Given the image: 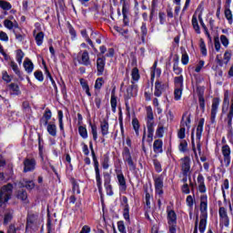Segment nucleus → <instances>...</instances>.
<instances>
[{
    "label": "nucleus",
    "mask_w": 233,
    "mask_h": 233,
    "mask_svg": "<svg viewBox=\"0 0 233 233\" xmlns=\"http://www.w3.org/2000/svg\"><path fill=\"white\" fill-rule=\"evenodd\" d=\"M228 112V113H227ZM225 121L228 123V134L233 136L232 119H233V96L228 97V93H225L222 104V114H226Z\"/></svg>",
    "instance_id": "1"
},
{
    "label": "nucleus",
    "mask_w": 233,
    "mask_h": 233,
    "mask_svg": "<svg viewBox=\"0 0 233 233\" xmlns=\"http://www.w3.org/2000/svg\"><path fill=\"white\" fill-rule=\"evenodd\" d=\"M154 112H152V107L148 106L147 108V142L152 143L154 140Z\"/></svg>",
    "instance_id": "2"
},
{
    "label": "nucleus",
    "mask_w": 233,
    "mask_h": 233,
    "mask_svg": "<svg viewBox=\"0 0 233 233\" xmlns=\"http://www.w3.org/2000/svg\"><path fill=\"white\" fill-rule=\"evenodd\" d=\"M167 214L169 232L176 233V228L177 227V215L176 214V211H174V209H170V208H167Z\"/></svg>",
    "instance_id": "3"
},
{
    "label": "nucleus",
    "mask_w": 233,
    "mask_h": 233,
    "mask_svg": "<svg viewBox=\"0 0 233 233\" xmlns=\"http://www.w3.org/2000/svg\"><path fill=\"white\" fill-rule=\"evenodd\" d=\"M13 190L14 186L12 184H7L2 187L0 189V203H6L11 199Z\"/></svg>",
    "instance_id": "4"
},
{
    "label": "nucleus",
    "mask_w": 233,
    "mask_h": 233,
    "mask_svg": "<svg viewBox=\"0 0 233 233\" xmlns=\"http://www.w3.org/2000/svg\"><path fill=\"white\" fill-rule=\"evenodd\" d=\"M24 170L23 172L26 174L27 172H34L35 167H37V162L34 157H25L23 162Z\"/></svg>",
    "instance_id": "5"
},
{
    "label": "nucleus",
    "mask_w": 233,
    "mask_h": 233,
    "mask_svg": "<svg viewBox=\"0 0 233 233\" xmlns=\"http://www.w3.org/2000/svg\"><path fill=\"white\" fill-rule=\"evenodd\" d=\"M122 156H123L124 161L127 163L129 167V170H135L136 163H134V160L132 159V154L130 153V149L128 147H124Z\"/></svg>",
    "instance_id": "6"
},
{
    "label": "nucleus",
    "mask_w": 233,
    "mask_h": 233,
    "mask_svg": "<svg viewBox=\"0 0 233 233\" xmlns=\"http://www.w3.org/2000/svg\"><path fill=\"white\" fill-rule=\"evenodd\" d=\"M208 197L207 195L200 196V217H208Z\"/></svg>",
    "instance_id": "7"
},
{
    "label": "nucleus",
    "mask_w": 233,
    "mask_h": 233,
    "mask_svg": "<svg viewBox=\"0 0 233 233\" xmlns=\"http://www.w3.org/2000/svg\"><path fill=\"white\" fill-rule=\"evenodd\" d=\"M180 167L182 176H187V174H192V170L190 169V157H185L180 159Z\"/></svg>",
    "instance_id": "8"
},
{
    "label": "nucleus",
    "mask_w": 233,
    "mask_h": 233,
    "mask_svg": "<svg viewBox=\"0 0 233 233\" xmlns=\"http://www.w3.org/2000/svg\"><path fill=\"white\" fill-rule=\"evenodd\" d=\"M116 179L119 185L120 192H127V178H125V175H123V171L121 169L116 170Z\"/></svg>",
    "instance_id": "9"
},
{
    "label": "nucleus",
    "mask_w": 233,
    "mask_h": 233,
    "mask_svg": "<svg viewBox=\"0 0 233 233\" xmlns=\"http://www.w3.org/2000/svg\"><path fill=\"white\" fill-rule=\"evenodd\" d=\"M205 125V118H200L198 125L197 127V139H198V144H197V148L199 154H201V143H199V141H201V136L203 134V127Z\"/></svg>",
    "instance_id": "10"
},
{
    "label": "nucleus",
    "mask_w": 233,
    "mask_h": 233,
    "mask_svg": "<svg viewBox=\"0 0 233 233\" xmlns=\"http://www.w3.org/2000/svg\"><path fill=\"white\" fill-rule=\"evenodd\" d=\"M222 156L224 157V161L221 160V165H225V167H230V147L228 145H224L222 147Z\"/></svg>",
    "instance_id": "11"
},
{
    "label": "nucleus",
    "mask_w": 233,
    "mask_h": 233,
    "mask_svg": "<svg viewBox=\"0 0 233 233\" xmlns=\"http://www.w3.org/2000/svg\"><path fill=\"white\" fill-rule=\"evenodd\" d=\"M219 108V98L215 97L212 100L211 106V123H216V116L218 115V109Z\"/></svg>",
    "instance_id": "12"
},
{
    "label": "nucleus",
    "mask_w": 233,
    "mask_h": 233,
    "mask_svg": "<svg viewBox=\"0 0 233 233\" xmlns=\"http://www.w3.org/2000/svg\"><path fill=\"white\" fill-rule=\"evenodd\" d=\"M94 165H95L96 187L98 190H101L103 182L101 181V174L99 173V162L97 161V157H94Z\"/></svg>",
    "instance_id": "13"
},
{
    "label": "nucleus",
    "mask_w": 233,
    "mask_h": 233,
    "mask_svg": "<svg viewBox=\"0 0 233 233\" xmlns=\"http://www.w3.org/2000/svg\"><path fill=\"white\" fill-rule=\"evenodd\" d=\"M106 65V58L105 56L96 59L97 76H103L105 72V66Z\"/></svg>",
    "instance_id": "14"
},
{
    "label": "nucleus",
    "mask_w": 233,
    "mask_h": 233,
    "mask_svg": "<svg viewBox=\"0 0 233 233\" xmlns=\"http://www.w3.org/2000/svg\"><path fill=\"white\" fill-rule=\"evenodd\" d=\"M165 88H168V84H163L160 81H157L155 83L154 96L156 97H161V96L163 94V90H165Z\"/></svg>",
    "instance_id": "15"
},
{
    "label": "nucleus",
    "mask_w": 233,
    "mask_h": 233,
    "mask_svg": "<svg viewBox=\"0 0 233 233\" xmlns=\"http://www.w3.org/2000/svg\"><path fill=\"white\" fill-rule=\"evenodd\" d=\"M218 216L224 223V226L228 227L230 225V218H228V213H227V208L221 207L218 209Z\"/></svg>",
    "instance_id": "16"
},
{
    "label": "nucleus",
    "mask_w": 233,
    "mask_h": 233,
    "mask_svg": "<svg viewBox=\"0 0 233 233\" xmlns=\"http://www.w3.org/2000/svg\"><path fill=\"white\" fill-rule=\"evenodd\" d=\"M155 190L158 196H163V177H158L155 179Z\"/></svg>",
    "instance_id": "17"
},
{
    "label": "nucleus",
    "mask_w": 233,
    "mask_h": 233,
    "mask_svg": "<svg viewBox=\"0 0 233 233\" xmlns=\"http://www.w3.org/2000/svg\"><path fill=\"white\" fill-rule=\"evenodd\" d=\"M4 26L7 28V30H12L13 32L15 30H19V24L15 20L12 22L10 19H5L4 21Z\"/></svg>",
    "instance_id": "18"
},
{
    "label": "nucleus",
    "mask_w": 233,
    "mask_h": 233,
    "mask_svg": "<svg viewBox=\"0 0 233 233\" xmlns=\"http://www.w3.org/2000/svg\"><path fill=\"white\" fill-rule=\"evenodd\" d=\"M79 63L80 65H84V66H89L91 65L90 56L88 55V51H84L80 56Z\"/></svg>",
    "instance_id": "19"
},
{
    "label": "nucleus",
    "mask_w": 233,
    "mask_h": 233,
    "mask_svg": "<svg viewBox=\"0 0 233 233\" xmlns=\"http://www.w3.org/2000/svg\"><path fill=\"white\" fill-rule=\"evenodd\" d=\"M197 181L198 183V192L205 194L207 192V187L205 186V177H203V175H198Z\"/></svg>",
    "instance_id": "20"
},
{
    "label": "nucleus",
    "mask_w": 233,
    "mask_h": 233,
    "mask_svg": "<svg viewBox=\"0 0 233 233\" xmlns=\"http://www.w3.org/2000/svg\"><path fill=\"white\" fill-rule=\"evenodd\" d=\"M153 150L155 154H163V140H155L153 144Z\"/></svg>",
    "instance_id": "21"
},
{
    "label": "nucleus",
    "mask_w": 233,
    "mask_h": 233,
    "mask_svg": "<svg viewBox=\"0 0 233 233\" xmlns=\"http://www.w3.org/2000/svg\"><path fill=\"white\" fill-rule=\"evenodd\" d=\"M14 219V210L5 209L4 213V225H8Z\"/></svg>",
    "instance_id": "22"
},
{
    "label": "nucleus",
    "mask_w": 233,
    "mask_h": 233,
    "mask_svg": "<svg viewBox=\"0 0 233 233\" xmlns=\"http://www.w3.org/2000/svg\"><path fill=\"white\" fill-rule=\"evenodd\" d=\"M137 94V85H131L127 89V99L134 97Z\"/></svg>",
    "instance_id": "23"
},
{
    "label": "nucleus",
    "mask_w": 233,
    "mask_h": 233,
    "mask_svg": "<svg viewBox=\"0 0 233 233\" xmlns=\"http://www.w3.org/2000/svg\"><path fill=\"white\" fill-rule=\"evenodd\" d=\"M24 68L27 74H32L34 72V63L30 58H25L24 61Z\"/></svg>",
    "instance_id": "24"
},
{
    "label": "nucleus",
    "mask_w": 233,
    "mask_h": 233,
    "mask_svg": "<svg viewBox=\"0 0 233 233\" xmlns=\"http://www.w3.org/2000/svg\"><path fill=\"white\" fill-rule=\"evenodd\" d=\"M100 128H101L102 136H108V134H109V132H108L109 125H108V120L107 119H104L103 121H100Z\"/></svg>",
    "instance_id": "25"
},
{
    "label": "nucleus",
    "mask_w": 233,
    "mask_h": 233,
    "mask_svg": "<svg viewBox=\"0 0 233 233\" xmlns=\"http://www.w3.org/2000/svg\"><path fill=\"white\" fill-rule=\"evenodd\" d=\"M50 119H52V111H50V109L46 110L45 114H44V118H42L40 120V123L42 125H44V127H46V125H48V121H50Z\"/></svg>",
    "instance_id": "26"
},
{
    "label": "nucleus",
    "mask_w": 233,
    "mask_h": 233,
    "mask_svg": "<svg viewBox=\"0 0 233 233\" xmlns=\"http://www.w3.org/2000/svg\"><path fill=\"white\" fill-rule=\"evenodd\" d=\"M80 85L83 90H85L86 96H88V97H91L92 93H90V86H88V82H86V80L84 78H80Z\"/></svg>",
    "instance_id": "27"
},
{
    "label": "nucleus",
    "mask_w": 233,
    "mask_h": 233,
    "mask_svg": "<svg viewBox=\"0 0 233 233\" xmlns=\"http://www.w3.org/2000/svg\"><path fill=\"white\" fill-rule=\"evenodd\" d=\"M110 181H112V177H110V174L106 173L104 175V187L106 190H110L112 188V185L110 184Z\"/></svg>",
    "instance_id": "28"
},
{
    "label": "nucleus",
    "mask_w": 233,
    "mask_h": 233,
    "mask_svg": "<svg viewBox=\"0 0 233 233\" xmlns=\"http://www.w3.org/2000/svg\"><path fill=\"white\" fill-rule=\"evenodd\" d=\"M8 86L11 94L14 96H19L21 94V90L19 89V86L17 84L11 83Z\"/></svg>",
    "instance_id": "29"
},
{
    "label": "nucleus",
    "mask_w": 233,
    "mask_h": 233,
    "mask_svg": "<svg viewBox=\"0 0 233 233\" xmlns=\"http://www.w3.org/2000/svg\"><path fill=\"white\" fill-rule=\"evenodd\" d=\"M208 217H200V222L198 226V230L200 233H205V230L207 228V219Z\"/></svg>",
    "instance_id": "30"
},
{
    "label": "nucleus",
    "mask_w": 233,
    "mask_h": 233,
    "mask_svg": "<svg viewBox=\"0 0 233 233\" xmlns=\"http://www.w3.org/2000/svg\"><path fill=\"white\" fill-rule=\"evenodd\" d=\"M13 34L15 35V39L18 40L19 43H22V41L25 40V34H23L21 27H18V29H15Z\"/></svg>",
    "instance_id": "31"
},
{
    "label": "nucleus",
    "mask_w": 233,
    "mask_h": 233,
    "mask_svg": "<svg viewBox=\"0 0 233 233\" xmlns=\"http://www.w3.org/2000/svg\"><path fill=\"white\" fill-rule=\"evenodd\" d=\"M198 19L207 37L209 39L210 43H212V36H210V33H208V28L205 25V22H203V18L201 17V15H198Z\"/></svg>",
    "instance_id": "32"
},
{
    "label": "nucleus",
    "mask_w": 233,
    "mask_h": 233,
    "mask_svg": "<svg viewBox=\"0 0 233 233\" xmlns=\"http://www.w3.org/2000/svg\"><path fill=\"white\" fill-rule=\"evenodd\" d=\"M47 132L53 137H56V136H57V127L56 126V124H48Z\"/></svg>",
    "instance_id": "33"
},
{
    "label": "nucleus",
    "mask_w": 233,
    "mask_h": 233,
    "mask_svg": "<svg viewBox=\"0 0 233 233\" xmlns=\"http://www.w3.org/2000/svg\"><path fill=\"white\" fill-rule=\"evenodd\" d=\"M224 15L226 19L228 20L229 25H232L233 23V15L232 11L230 10V7H226L224 11Z\"/></svg>",
    "instance_id": "34"
},
{
    "label": "nucleus",
    "mask_w": 233,
    "mask_h": 233,
    "mask_svg": "<svg viewBox=\"0 0 233 233\" xmlns=\"http://www.w3.org/2000/svg\"><path fill=\"white\" fill-rule=\"evenodd\" d=\"M191 173H187V175H182L181 182L184 183V185H188L187 181H189L190 187L193 188L194 184L192 183V176H190Z\"/></svg>",
    "instance_id": "35"
},
{
    "label": "nucleus",
    "mask_w": 233,
    "mask_h": 233,
    "mask_svg": "<svg viewBox=\"0 0 233 233\" xmlns=\"http://www.w3.org/2000/svg\"><path fill=\"white\" fill-rule=\"evenodd\" d=\"M192 26L197 34H201V29L199 28V24L198 23V17L193 15L192 17Z\"/></svg>",
    "instance_id": "36"
},
{
    "label": "nucleus",
    "mask_w": 233,
    "mask_h": 233,
    "mask_svg": "<svg viewBox=\"0 0 233 233\" xmlns=\"http://www.w3.org/2000/svg\"><path fill=\"white\" fill-rule=\"evenodd\" d=\"M35 39L36 41V45L41 46V45H43V40L45 39V33L39 32L38 34L35 35Z\"/></svg>",
    "instance_id": "37"
},
{
    "label": "nucleus",
    "mask_w": 233,
    "mask_h": 233,
    "mask_svg": "<svg viewBox=\"0 0 233 233\" xmlns=\"http://www.w3.org/2000/svg\"><path fill=\"white\" fill-rule=\"evenodd\" d=\"M111 108L113 112H116V108L117 107V97L114 92L111 93Z\"/></svg>",
    "instance_id": "38"
},
{
    "label": "nucleus",
    "mask_w": 233,
    "mask_h": 233,
    "mask_svg": "<svg viewBox=\"0 0 233 233\" xmlns=\"http://www.w3.org/2000/svg\"><path fill=\"white\" fill-rule=\"evenodd\" d=\"M9 66H11L12 70L15 72V74H16V76H18V77H21V71L19 70V66L15 62H14V60L9 63Z\"/></svg>",
    "instance_id": "39"
},
{
    "label": "nucleus",
    "mask_w": 233,
    "mask_h": 233,
    "mask_svg": "<svg viewBox=\"0 0 233 233\" xmlns=\"http://www.w3.org/2000/svg\"><path fill=\"white\" fill-rule=\"evenodd\" d=\"M109 163H110V157H108V155H104L103 160L101 163L104 170H108V167H110Z\"/></svg>",
    "instance_id": "40"
},
{
    "label": "nucleus",
    "mask_w": 233,
    "mask_h": 233,
    "mask_svg": "<svg viewBox=\"0 0 233 233\" xmlns=\"http://www.w3.org/2000/svg\"><path fill=\"white\" fill-rule=\"evenodd\" d=\"M228 188H229L228 179L226 178L223 181V184L221 185V190H222L224 199H227V194L225 193V191L228 190Z\"/></svg>",
    "instance_id": "41"
},
{
    "label": "nucleus",
    "mask_w": 233,
    "mask_h": 233,
    "mask_svg": "<svg viewBox=\"0 0 233 233\" xmlns=\"http://www.w3.org/2000/svg\"><path fill=\"white\" fill-rule=\"evenodd\" d=\"M132 127L135 130V134L136 136H139V120H137V118H133L132 119Z\"/></svg>",
    "instance_id": "42"
},
{
    "label": "nucleus",
    "mask_w": 233,
    "mask_h": 233,
    "mask_svg": "<svg viewBox=\"0 0 233 233\" xmlns=\"http://www.w3.org/2000/svg\"><path fill=\"white\" fill-rule=\"evenodd\" d=\"M176 88H183V76H176L174 78Z\"/></svg>",
    "instance_id": "43"
},
{
    "label": "nucleus",
    "mask_w": 233,
    "mask_h": 233,
    "mask_svg": "<svg viewBox=\"0 0 233 233\" xmlns=\"http://www.w3.org/2000/svg\"><path fill=\"white\" fill-rule=\"evenodd\" d=\"M24 57H25V53L23 52V50H21V49L16 50L15 59H16L18 65H21V63H23Z\"/></svg>",
    "instance_id": "44"
},
{
    "label": "nucleus",
    "mask_w": 233,
    "mask_h": 233,
    "mask_svg": "<svg viewBox=\"0 0 233 233\" xmlns=\"http://www.w3.org/2000/svg\"><path fill=\"white\" fill-rule=\"evenodd\" d=\"M198 105L202 112H205V96H203V93L198 94Z\"/></svg>",
    "instance_id": "45"
},
{
    "label": "nucleus",
    "mask_w": 233,
    "mask_h": 233,
    "mask_svg": "<svg viewBox=\"0 0 233 233\" xmlns=\"http://www.w3.org/2000/svg\"><path fill=\"white\" fill-rule=\"evenodd\" d=\"M174 96L176 101H179V99H181V96H183V87H177L174 91Z\"/></svg>",
    "instance_id": "46"
},
{
    "label": "nucleus",
    "mask_w": 233,
    "mask_h": 233,
    "mask_svg": "<svg viewBox=\"0 0 233 233\" xmlns=\"http://www.w3.org/2000/svg\"><path fill=\"white\" fill-rule=\"evenodd\" d=\"M16 198L18 199H21L22 201H25V199L28 198V194L26 193V191L21 189L18 190Z\"/></svg>",
    "instance_id": "47"
},
{
    "label": "nucleus",
    "mask_w": 233,
    "mask_h": 233,
    "mask_svg": "<svg viewBox=\"0 0 233 233\" xmlns=\"http://www.w3.org/2000/svg\"><path fill=\"white\" fill-rule=\"evenodd\" d=\"M0 8L2 10H12V5L10 2L0 0Z\"/></svg>",
    "instance_id": "48"
},
{
    "label": "nucleus",
    "mask_w": 233,
    "mask_h": 233,
    "mask_svg": "<svg viewBox=\"0 0 233 233\" xmlns=\"http://www.w3.org/2000/svg\"><path fill=\"white\" fill-rule=\"evenodd\" d=\"M78 132L83 139H86V137H88V132L86 131V127L80 126L78 127Z\"/></svg>",
    "instance_id": "49"
},
{
    "label": "nucleus",
    "mask_w": 233,
    "mask_h": 233,
    "mask_svg": "<svg viewBox=\"0 0 233 233\" xmlns=\"http://www.w3.org/2000/svg\"><path fill=\"white\" fill-rule=\"evenodd\" d=\"M185 119H186V122H185L186 127H187V128H190L191 120H190V115L188 114V112H186L183 114L182 121H185Z\"/></svg>",
    "instance_id": "50"
},
{
    "label": "nucleus",
    "mask_w": 233,
    "mask_h": 233,
    "mask_svg": "<svg viewBox=\"0 0 233 233\" xmlns=\"http://www.w3.org/2000/svg\"><path fill=\"white\" fill-rule=\"evenodd\" d=\"M103 85H105V79H103V77H98L95 83L96 90H101V87L103 86Z\"/></svg>",
    "instance_id": "51"
},
{
    "label": "nucleus",
    "mask_w": 233,
    "mask_h": 233,
    "mask_svg": "<svg viewBox=\"0 0 233 233\" xmlns=\"http://www.w3.org/2000/svg\"><path fill=\"white\" fill-rule=\"evenodd\" d=\"M188 148V143L187 142V140H182L180 141V144L178 146V149L180 152H187Z\"/></svg>",
    "instance_id": "52"
},
{
    "label": "nucleus",
    "mask_w": 233,
    "mask_h": 233,
    "mask_svg": "<svg viewBox=\"0 0 233 233\" xmlns=\"http://www.w3.org/2000/svg\"><path fill=\"white\" fill-rule=\"evenodd\" d=\"M131 76H132L133 81H139V77H140L139 69H137V67H134L132 69Z\"/></svg>",
    "instance_id": "53"
},
{
    "label": "nucleus",
    "mask_w": 233,
    "mask_h": 233,
    "mask_svg": "<svg viewBox=\"0 0 233 233\" xmlns=\"http://www.w3.org/2000/svg\"><path fill=\"white\" fill-rule=\"evenodd\" d=\"M186 203L187 206L192 210L194 208V196L192 197L191 195L187 196L186 198Z\"/></svg>",
    "instance_id": "54"
},
{
    "label": "nucleus",
    "mask_w": 233,
    "mask_h": 233,
    "mask_svg": "<svg viewBox=\"0 0 233 233\" xmlns=\"http://www.w3.org/2000/svg\"><path fill=\"white\" fill-rule=\"evenodd\" d=\"M123 216L126 221H130V207L123 208Z\"/></svg>",
    "instance_id": "55"
},
{
    "label": "nucleus",
    "mask_w": 233,
    "mask_h": 233,
    "mask_svg": "<svg viewBox=\"0 0 233 233\" xmlns=\"http://www.w3.org/2000/svg\"><path fill=\"white\" fill-rule=\"evenodd\" d=\"M94 141H97V126L90 124Z\"/></svg>",
    "instance_id": "56"
},
{
    "label": "nucleus",
    "mask_w": 233,
    "mask_h": 233,
    "mask_svg": "<svg viewBox=\"0 0 233 233\" xmlns=\"http://www.w3.org/2000/svg\"><path fill=\"white\" fill-rule=\"evenodd\" d=\"M199 46L202 56H207V46L205 45V41L203 40V38L200 39Z\"/></svg>",
    "instance_id": "57"
},
{
    "label": "nucleus",
    "mask_w": 233,
    "mask_h": 233,
    "mask_svg": "<svg viewBox=\"0 0 233 233\" xmlns=\"http://www.w3.org/2000/svg\"><path fill=\"white\" fill-rule=\"evenodd\" d=\"M156 76H157L158 77L161 76V69L151 70V83H154Z\"/></svg>",
    "instance_id": "58"
},
{
    "label": "nucleus",
    "mask_w": 233,
    "mask_h": 233,
    "mask_svg": "<svg viewBox=\"0 0 233 233\" xmlns=\"http://www.w3.org/2000/svg\"><path fill=\"white\" fill-rule=\"evenodd\" d=\"M34 76H35V79H37V81L43 82L45 80L42 71H35L34 73Z\"/></svg>",
    "instance_id": "59"
},
{
    "label": "nucleus",
    "mask_w": 233,
    "mask_h": 233,
    "mask_svg": "<svg viewBox=\"0 0 233 233\" xmlns=\"http://www.w3.org/2000/svg\"><path fill=\"white\" fill-rule=\"evenodd\" d=\"M181 63L182 65H188V54H187V51L182 54Z\"/></svg>",
    "instance_id": "60"
},
{
    "label": "nucleus",
    "mask_w": 233,
    "mask_h": 233,
    "mask_svg": "<svg viewBox=\"0 0 233 233\" xmlns=\"http://www.w3.org/2000/svg\"><path fill=\"white\" fill-rule=\"evenodd\" d=\"M153 164H154V167H155V170L157 171V172H161V163L160 162H158V160L157 159H154L153 160Z\"/></svg>",
    "instance_id": "61"
},
{
    "label": "nucleus",
    "mask_w": 233,
    "mask_h": 233,
    "mask_svg": "<svg viewBox=\"0 0 233 233\" xmlns=\"http://www.w3.org/2000/svg\"><path fill=\"white\" fill-rule=\"evenodd\" d=\"M220 41L223 46L225 47L228 46V38H227V35H220Z\"/></svg>",
    "instance_id": "62"
},
{
    "label": "nucleus",
    "mask_w": 233,
    "mask_h": 233,
    "mask_svg": "<svg viewBox=\"0 0 233 233\" xmlns=\"http://www.w3.org/2000/svg\"><path fill=\"white\" fill-rule=\"evenodd\" d=\"M165 133V129L163 127H158V128L156 131L157 137H163V134Z\"/></svg>",
    "instance_id": "63"
},
{
    "label": "nucleus",
    "mask_w": 233,
    "mask_h": 233,
    "mask_svg": "<svg viewBox=\"0 0 233 233\" xmlns=\"http://www.w3.org/2000/svg\"><path fill=\"white\" fill-rule=\"evenodd\" d=\"M73 194H81V190L79 189V185L76 182H73Z\"/></svg>",
    "instance_id": "64"
}]
</instances>
